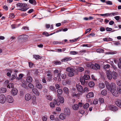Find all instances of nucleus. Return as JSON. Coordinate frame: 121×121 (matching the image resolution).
Segmentation results:
<instances>
[{
	"instance_id": "7c9ffc66",
	"label": "nucleus",
	"mask_w": 121,
	"mask_h": 121,
	"mask_svg": "<svg viewBox=\"0 0 121 121\" xmlns=\"http://www.w3.org/2000/svg\"><path fill=\"white\" fill-rule=\"evenodd\" d=\"M98 86L100 88H103L104 87L105 85L104 83H100L99 84Z\"/></svg>"
},
{
	"instance_id": "c756f323",
	"label": "nucleus",
	"mask_w": 121,
	"mask_h": 121,
	"mask_svg": "<svg viewBox=\"0 0 121 121\" xmlns=\"http://www.w3.org/2000/svg\"><path fill=\"white\" fill-rule=\"evenodd\" d=\"M29 2L30 4L35 5L36 4V2L35 0H29Z\"/></svg>"
},
{
	"instance_id": "6e6d98bb",
	"label": "nucleus",
	"mask_w": 121,
	"mask_h": 121,
	"mask_svg": "<svg viewBox=\"0 0 121 121\" xmlns=\"http://www.w3.org/2000/svg\"><path fill=\"white\" fill-rule=\"evenodd\" d=\"M22 36V39L25 40L26 39H27L28 38V36L26 35H23Z\"/></svg>"
},
{
	"instance_id": "6ab92c4d",
	"label": "nucleus",
	"mask_w": 121,
	"mask_h": 121,
	"mask_svg": "<svg viewBox=\"0 0 121 121\" xmlns=\"http://www.w3.org/2000/svg\"><path fill=\"white\" fill-rule=\"evenodd\" d=\"M64 113L66 115H69L70 114L69 109L68 108H66L64 109Z\"/></svg>"
},
{
	"instance_id": "f8f14e48",
	"label": "nucleus",
	"mask_w": 121,
	"mask_h": 121,
	"mask_svg": "<svg viewBox=\"0 0 121 121\" xmlns=\"http://www.w3.org/2000/svg\"><path fill=\"white\" fill-rule=\"evenodd\" d=\"M72 59V58L69 56L65 57L62 59L61 61L62 62H66L68 61L71 60Z\"/></svg>"
},
{
	"instance_id": "cd10ccee",
	"label": "nucleus",
	"mask_w": 121,
	"mask_h": 121,
	"mask_svg": "<svg viewBox=\"0 0 121 121\" xmlns=\"http://www.w3.org/2000/svg\"><path fill=\"white\" fill-rule=\"evenodd\" d=\"M88 85L90 87H92L94 86L95 83L93 81H90L89 82Z\"/></svg>"
},
{
	"instance_id": "052dcab7",
	"label": "nucleus",
	"mask_w": 121,
	"mask_h": 121,
	"mask_svg": "<svg viewBox=\"0 0 121 121\" xmlns=\"http://www.w3.org/2000/svg\"><path fill=\"white\" fill-rule=\"evenodd\" d=\"M111 65L113 69L115 71H116L117 67L115 65H114L113 64H112Z\"/></svg>"
},
{
	"instance_id": "f704fd0d",
	"label": "nucleus",
	"mask_w": 121,
	"mask_h": 121,
	"mask_svg": "<svg viewBox=\"0 0 121 121\" xmlns=\"http://www.w3.org/2000/svg\"><path fill=\"white\" fill-rule=\"evenodd\" d=\"M83 77L87 81V80L90 78L89 75H85Z\"/></svg>"
},
{
	"instance_id": "423d86ee",
	"label": "nucleus",
	"mask_w": 121,
	"mask_h": 121,
	"mask_svg": "<svg viewBox=\"0 0 121 121\" xmlns=\"http://www.w3.org/2000/svg\"><path fill=\"white\" fill-rule=\"evenodd\" d=\"M7 101L9 103H12L13 101V99L12 96L8 95L7 97Z\"/></svg>"
},
{
	"instance_id": "4d7b16f0",
	"label": "nucleus",
	"mask_w": 121,
	"mask_h": 121,
	"mask_svg": "<svg viewBox=\"0 0 121 121\" xmlns=\"http://www.w3.org/2000/svg\"><path fill=\"white\" fill-rule=\"evenodd\" d=\"M61 76V73H58L57 75V78H58V81H59L61 80V79L60 78V77Z\"/></svg>"
},
{
	"instance_id": "412c9836",
	"label": "nucleus",
	"mask_w": 121,
	"mask_h": 121,
	"mask_svg": "<svg viewBox=\"0 0 121 121\" xmlns=\"http://www.w3.org/2000/svg\"><path fill=\"white\" fill-rule=\"evenodd\" d=\"M63 91L64 92L68 95L69 94V91L68 89L66 87H64L63 88Z\"/></svg>"
},
{
	"instance_id": "69168bd1",
	"label": "nucleus",
	"mask_w": 121,
	"mask_h": 121,
	"mask_svg": "<svg viewBox=\"0 0 121 121\" xmlns=\"http://www.w3.org/2000/svg\"><path fill=\"white\" fill-rule=\"evenodd\" d=\"M117 85L119 86H121V80H118L117 81Z\"/></svg>"
},
{
	"instance_id": "aec40b11",
	"label": "nucleus",
	"mask_w": 121,
	"mask_h": 121,
	"mask_svg": "<svg viewBox=\"0 0 121 121\" xmlns=\"http://www.w3.org/2000/svg\"><path fill=\"white\" fill-rule=\"evenodd\" d=\"M36 87L39 89H41L43 87L42 85L41 84L39 83L38 84H36L35 85Z\"/></svg>"
},
{
	"instance_id": "4468645a",
	"label": "nucleus",
	"mask_w": 121,
	"mask_h": 121,
	"mask_svg": "<svg viewBox=\"0 0 121 121\" xmlns=\"http://www.w3.org/2000/svg\"><path fill=\"white\" fill-rule=\"evenodd\" d=\"M45 97L47 99L50 101H51L53 99L52 95L49 94H48L46 95Z\"/></svg>"
},
{
	"instance_id": "1a4fd4ad",
	"label": "nucleus",
	"mask_w": 121,
	"mask_h": 121,
	"mask_svg": "<svg viewBox=\"0 0 121 121\" xmlns=\"http://www.w3.org/2000/svg\"><path fill=\"white\" fill-rule=\"evenodd\" d=\"M107 73H106L107 77L108 79L109 80H111L112 79V75L111 73L109 72V70H107Z\"/></svg>"
},
{
	"instance_id": "774afa93",
	"label": "nucleus",
	"mask_w": 121,
	"mask_h": 121,
	"mask_svg": "<svg viewBox=\"0 0 121 121\" xmlns=\"http://www.w3.org/2000/svg\"><path fill=\"white\" fill-rule=\"evenodd\" d=\"M15 39V37L14 36L12 37L10 39V42L12 43L14 41V39Z\"/></svg>"
},
{
	"instance_id": "c85d7f7f",
	"label": "nucleus",
	"mask_w": 121,
	"mask_h": 121,
	"mask_svg": "<svg viewBox=\"0 0 121 121\" xmlns=\"http://www.w3.org/2000/svg\"><path fill=\"white\" fill-rule=\"evenodd\" d=\"M53 63L56 65H60L61 64V61L58 60L54 61Z\"/></svg>"
},
{
	"instance_id": "49530a36",
	"label": "nucleus",
	"mask_w": 121,
	"mask_h": 121,
	"mask_svg": "<svg viewBox=\"0 0 121 121\" xmlns=\"http://www.w3.org/2000/svg\"><path fill=\"white\" fill-rule=\"evenodd\" d=\"M57 92L59 95H61L62 93V91L60 89H58L57 91Z\"/></svg>"
},
{
	"instance_id": "9d476101",
	"label": "nucleus",
	"mask_w": 121,
	"mask_h": 121,
	"mask_svg": "<svg viewBox=\"0 0 121 121\" xmlns=\"http://www.w3.org/2000/svg\"><path fill=\"white\" fill-rule=\"evenodd\" d=\"M112 78L114 80L117 78L118 74L115 71H113L112 73Z\"/></svg>"
},
{
	"instance_id": "c03bdc74",
	"label": "nucleus",
	"mask_w": 121,
	"mask_h": 121,
	"mask_svg": "<svg viewBox=\"0 0 121 121\" xmlns=\"http://www.w3.org/2000/svg\"><path fill=\"white\" fill-rule=\"evenodd\" d=\"M86 52V51L85 50H81L79 52V53L80 55H82L84 53H85Z\"/></svg>"
},
{
	"instance_id": "5701e85b",
	"label": "nucleus",
	"mask_w": 121,
	"mask_h": 121,
	"mask_svg": "<svg viewBox=\"0 0 121 121\" xmlns=\"http://www.w3.org/2000/svg\"><path fill=\"white\" fill-rule=\"evenodd\" d=\"M53 103L55 105H57L58 106H59L60 105V103L58 102V99L57 100L56 99H54L53 100Z\"/></svg>"
},
{
	"instance_id": "37998d69",
	"label": "nucleus",
	"mask_w": 121,
	"mask_h": 121,
	"mask_svg": "<svg viewBox=\"0 0 121 121\" xmlns=\"http://www.w3.org/2000/svg\"><path fill=\"white\" fill-rule=\"evenodd\" d=\"M13 84L12 83H10L9 84V85L7 86V87L9 88H13Z\"/></svg>"
},
{
	"instance_id": "5fc2aeb1",
	"label": "nucleus",
	"mask_w": 121,
	"mask_h": 121,
	"mask_svg": "<svg viewBox=\"0 0 121 121\" xmlns=\"http://www.w3.org/2000/svg\"><path fill=\"white\" fill-rule=\"evenodd\" d=\"M77 52L75 51H72L70 52V54L72 55H75L78 54Z\"/></svg>"
},
{
	"instance_id": "e2e57ef3",
	"label": "nucleus",
	"mask_w": 121,
	"mask_h": 121,
	"mask_svg": "<svg viewBox=\"0 0 121 121\" xmlns=\"http://www.w3.org/2000/svg\"><path fill=\"white\" fill-rule=\"evenodd\" d=\"M29 67L30 68H32L34 65V64L30 62L29 63Z\"/></svg>"
},
{
	"instance_id": "b1692460",
	"label": "nucleus",
	"mask_w": 121,
	"mask_h": 121,
	"mask_svg": "<svg viewBox=\"0 0 121 121\" xmlns=\"http://www.w3.org/2000/svg\"><path fill=\"white\" fill-rule=\"evenodd\" d=\"M32 78L30 77H27L26 79V82L28 83H31L32 81Z\"/></svg>"
},
{
	"instance_id": "f03ea898",
	"label": "nucleus",
	"mask_w": 121,
	"mask_h": 121,
	"mask_svg": "<svg viewBox=\"0 0 121 121\" xmlns=\"http://www.w3.org/2000/svg\"><path fill=\"white\" fill-rule=\"evenodd\" d=\"M66 70L68 72V75L69 76L72 77L74 75V70L73 68L68 67L66 68Z\"/></svg>"
},
{
	"instance_id": "7ed1b4c3",
	"label": "nucleus",
	"mask_w": 121,
	"mask_h": 121,
	"mask_svg": "<svg viewBox=\"0 0 121 121\" xmlns=\"http://www.w3.org/2000/svg\"><path fill=\"white\" fill-rule=\"evenodd\" d=\"M6 99V97L3 94L0 95V103H4L5 102Z\"/></svg>"
},
{
	"instance_id": "a18cd8bd",
	"label": "nucleus",
	"mask_w": 121,
	"mask_h": 121,
	"mask_svg": "<svg viewBox=\"0 0 121 121\" xmlns=\"http://www.w3.org/2000/svg\"><path fill=\"white\" fill-rule=\"evenodd\" d=\"M30 89H33L34 87V86L33 84L30 83L28 85Z\"/></svg>"
},
{
	"instance_id": "8fccbe9b",
	"label": "nucleus",
	"mask_w": 121,
	"mask_h": 121,
	"mask_svg": "<svg viewBox=\"0 0 121 121\" xmlns=\"http://www.w3.org/2000/svg\"><path fill=\"white\" fill-rule=\"evenodd\" d=\"M117 92H118L119 93H121V87H117Z\"/></svg>"
},
{
	"instance_id": "09e8293b",
	"label": "nucleus",
	"mask_w": 121,
	"mask_h": 121,
	"mask_svg": "<svg viewBox=\"0 0 121 121\" xmlns=\"http://www.w3.org/2000/svg\"><path fill=\"white\" fill-rule=\"evenodd\" d=\"M110 66L109 65H104L103 68L104 69H108L110 67Z\"/></svg>"
},
{
	"instance_id": "f3484780",
	"label": "nucleus",
	"mask_w": 121,
	"mask_h": 121,
	"mask_svg": "<svg viewBox=\"0 0 121 121\" xmlns=\"http://www.w3.org/2000/svg\"><path fill=\"white\" fill-rule=\"evenodd\" d=\"M94 96V94L92 92H89L86 96V97L88 98L93 97Z\"/></svg>"
},
{
	"instance_id": "ea45409f",
	"label": "nucleus",
	"mask_w": 121,
	"mask_h": 121,
	"mask_svg": "<svg viewBox=\"0 0 121 121\" xmlns=\"http://www.w3.org/2000/svg\"><path fill=\"white\" fill-rule=\"evenodd\" d=\"M110 13L111 14L110 16L111 17L118 15V13L117 12H112Z\"/></svg>"
},
{
	"instance_id": "0eeeda50",
	"label": "nucleus",
	"mask_w": 121,
	"mask_h": 121,
	"mask_svg": "<svg viewBox=\"0 0 121 121\" xmlns=\"http://www.w3.org/2000/svg\"><path fill=\"white\" fill-rule=\"evenodd\" d=\"M17 7L23 8L27 6V4L26 3H18L17 4Z\"/></svg>"
},
{
	"instance_id": "9b49d317",
	"label": "nucleus",
	"mask_w": 121,
	"mask_h": 121,
	"mask_svg": "<svg viewBox=\"0 0 121 121\" xmlns=\"http://www.w3.org/2000/svg\"><path fill=\"white\" fill-rule=\"evenodd\" d=\"M80 81L81 84L82 85H84L85 83L86 84L87 82V81H86L83 77L80 78Z\"/></svg>"
},
{
	"instance_id": "20e7f679",
	"label": "nucleus",
	"mask_w": 121,
	"mask_h": 121,
	"mask_svg": "<svg viewBox=\"0 0 121 121\" xmlns=\"http://www.w3.org/2000/svg\"><path fill=\"white\" fill-rule=\"evenodd\" d=\"M108 108L111 110L113 111H116L118 110L117 107L113 105H110L108 106Z\"/></svg>"
},
{
	"instance_id": "de8ad7c7",
	"label": "nucleus",
	"mask_w": 121,
	"mask_h": 121,
	"mask_svg": "<svg viewBox=\"0 0 121 121\" xmlns=\"http://www.w3.org/2000/svg\"><path fill=\"white\" fill-rule=\"evenodd\" d=\"M78 70L80 72H82L84 70V69L82 67H79L78 68Z\"/></svg>"
},
{
	"instance_id": "338daca9",
	"label": "nucleus",
	"mask_w": 121,
	"mask_h": 121,
	"mask_svg": "<svg viewBox=\"0 0 121 121\" xmlns=\"http://www.w3.org/2000/svg\"><path fill=\"white\" fill-rule=\"evenodd\" d=\"M50 105L51 107L53 108H54L55 106V104H54L52 102L50 103Z\"/></svg>"
},
{
	"instance_id": "f257e3e1",
	"label": "nucleus",
	"mask_w": 121,
	"mask_h": 121,
	"mask_svg": "<svg viewBox=\"0 0 121 121\" xmlns=\"http://www.w3.org/2000/svg\"><path fill=\"white\" fill-rule=\"evenodd\" d=\"M116 85L114 83L112 82L110 84L109 88L108 89L110 90L112 94L115 96H117L118 95V92L116 90Z\"/></svg>"
},
{
	"instance_id": "4be33fe9",
	"label": "nucleus",
	"mask_w": 121,
	"mask_h": 121,
	"mask_svg": "<svg viewBox=\"0 0 121 121\" xmlns=\"http://www.w3.org/2000/svg\"><path fill=\"white\" fill-rule=\"evenodd\" d=\"M72 108L74 110H77L79 108V106L78 104H74L73 105Z\"/></svg>"
},
{
	"instance_id": "13d9d810",
	"label": "nucleus",
	"mask_w": 121,
	"mask_h": 121,
	"mask_svg": "<svg viewBox=\"0 0 121 121\" xmlns=\"http://www.w3.org/2000/svg\"><path fill=\"white\" fill-rule=\"evenodd\" d=\"M50 89L52 91H55V88L53 86H50L49 87Z\"/></svg>"
},
{
	"instance_id": "473e14b6",
	"label": "nucleus",
	"mask_w": 121,
	"mask_h": 121,
	"mask_svg": "<svg viewBox=\"0 0 121 121\" xmlns=\"http://www.w3.org/2000/svg\"><path fill=\"white\" fill-rule=\"evenodd\" d=\"M72 96L73 97H75L79 98L78 97L79 96V94H77L76 93H73L72 95Z\"/></svg>"
},
{
	"instance_id": "a19ab883",
	"label": "nucleus",
	"mask_w": 121,
	"mask_h": 121,
	"mask_svg": "<svg viewBox=\"0 0 121 121\" xmlns=\"http://www.w3.org/2000/svg\"><path fill=\"white\" fill-rule=\"evenodd\" d=\"M89 104L86 103L83 105V108L85 109H87L89 107Z\"/></svg>"
},
{
	"instance_id": "6e6552de",
	"label": "nucleus",
	"mask_w": 121,
	"mask_h": 121,
	"mask_svg": "<svg viewBox=\"0 0 121 121\" xmlns=\"http://www.w3.org/2000/svg\"><path fill=\"white\" fill-rule=\"evenodd\" d=\"M76 87L77 90L81 92H82L83 89L81 86L77 84L76 85Z\"/></svg>"
},
{
	"instance_id": "bb28decb",
	"label": "nucleus",
	"mask_w": 121,
	"mask_h": 121,
	"mask_svg": "<svg viewBox=\"0 0 121 121\" xmlns=\"http://www.w3.org/2000/svg\"><path fill=\"white\" fill-rule=\"evenodd\" d=\"M6 91V89L5 88L2 87L0 88V93H4Z\"/></svg>"
},
{
	"instance_id": "4c0bfd02",
	"label": "nucleus",
	"mask_w": 121,
	"mask_h": 121,
	"mask_svg": "<svg viewBox=\"0 0 121 121\" xmlns=\"http://www.w3.org/2000/svg\"><path fill=\"white\" fill-rule=\"evenodd\" d=\"M22 86L26 89H28V88L27 86V84L25 83H23L22 84Z\"/></svg>"
},
{
	"instance_id": "72a5a7b5",
	"label": "nucleus",
	"mask_w": 121,
	"mask_h": 121,
	"mask_svg": "<svg viewBox=\"0 0 121 121\" xmlns=\"http://www.w3.org/2000/svg\"><path fill=\"white\" fill-rule=\"evenodd\" d=\"M96 51L98 52H103L104 50L100 48L96 49Z\"/></svg>"
},
{
	"instance_id": "393cba45",
	"label": "nucleus",
	"mask_w": 121,
	"mask_h": 121,
	"mask_svg": "<svg viewBox=\"0 0 121 121\" xmlns=\"http://www.w3.org/2000/svg\"><path fill=\"white\" fill-rule=\"evenodd\" d=\"M115 103L117 106L121 108V102L120 100L115 101Z\"/></svg>"
},
{
	"instance_id": "2eb2a0df",
	"label": "nucleus",
	"mask_w": 121,
	"mask_h": 121,
	"mask_svg": "<svg viewBox=\"0 0 121 121\" xmlns=\"http://www.w3.org/2000/svg\"><path fill=\"white\" fill-rule=\"evenodd\" d=\"M31 98V95L29 94H26L25 96V99L27 101H28Z\"/></svg>"
},
{
	"instance_id": "603ef678",
	"label": "nucleus",
	"mask_w": 121,
	"mask_h": 121,
	"mask_svg": "<svg viewBox=\"0 0 121 121\" xmlns=\"http://www.w3.org/2000/svg\"><path fill=\"white\" fill-rule=\"evenodd\" d=\"M34 57L36 59H41V57L38 55H35L34 56Z\"/></svg>"
},
{
	"instance_id": "2f4dec72",
	"label": "nucleus",
	"mask_w": 121,
	"mask_h": 121,
	"mask_svg": "<svg viewBox=\"0 0 121 121\" xmlns=\"http://www.w3.org/2000/svg\"><path fill=\"white\" fill-rule=\"evenodd\" d=\"M17 77V74L15 73L12 76L10 79L11 80H12L15 78Z\"/></svg>"
},
{
	"instance_id": "864d4df0",
	"label": "nucleus",
	"mask_w": 121,
	"mask_h": 121,
	"mask_svg": "<svg viewBox=\"0 0 121 121\" xmlns=\"http://www.w3.org/2000/svg\"><path fill=\"white\" fill-rule=\"evenodd\" d=\"M9 17V18H13L15 16L13 13H11L10 14Z\"/></svg>"
},
{
	"instance_id": "ddd939ff",
	"label": "nucleus",
	"mask_w": 121,
	"mask_h": 121,
	"mask_svg": "<svg viewBox=\"0 0 121 121\" xmlns=\"http://www.w3.org/2000/svg\"><path fill=\"white\" fill-rule=\"evenodd\" d=\"M17 90L16 88H13L11 91V93L13 95H15L17 94Z\"/></svg>"
},
{
	"instance_id": "a211bd4d",
	"label": "nucleus",
	"mask_w": 121,
	"mask_h": 121,
	"mask_svg": "<svg viewBox=\"0 0 121 121\" xmlns=\"http://www.w3.org/2000/svg\"><path fill=\"white\" fill-rule=\"evenodd\" d=\"M58 99V102L60 103H63L64 102V99L63 98L62 96H60L59 98L57 99Z\"/></svg>"
},
{
	"instance_id": "a878e982",
	"label": "nucleus",
	"mask_w": 121,
	"mask_h": 121,
	"mask_svg": "<svg viewBox=\"0 0 121 121\" xmlns=\"http://www.w3.org/2000/svg\"><path fill=\"white\" fill-rule=\"evenodd\" d=\"M65 114L63 113H61L59 116L60 118L62 120H64L65 118Z\"/></svg>"
},
{
	"instance_id": "79ce46f5",
	"label": "nucleus",
	"mask_w": 121,
	"mask_h": 121,
	"mask_svg": "<svg viewBox=\"0 0 121 121\" xmlns=\"http://www.w3.org/2000/svg\"><path fill=\"white\" fill-rule=\"evenodd\" d=\"M107 93V91L105 90H102L101 91V93L102 95H106Z\"/></svg>"
},
{
	"instance_id": "39448f33",
	"label": "nucleus",
	"mask_w": 121,
	"mask_h": 121,
	"mask_svg": "<svg viewBox=\"0 0 121 121\" xmlns=\"http://www.w3.org/2000/svg\"><path fill=\"white\" fill-rule=\"evenodd\" d=\"M92 68L96 70L99 69L100 68V67L99 65L97 64H95V65H91Z\"/></svg>"
},
{
	"instance_id": "0e129e2a",
	"label": "nucleus",
	"mask_w": 121,
	"mask_h": 121,
	"mask_svg": "<svg viewBox=\"0 0 121 121\" xmlns=\"http://www.w3.org/2000/svg\"><path fill=\"white\" fill-rule=\"evenodd\" d=\"M59 72V70L58 69H56L54 71V76H55V75H56Z\"/></svg>"
},
{
	"instance_id": "dca6fc26",
	"label": "nucleus",
	"mask_w": 121,
	"mask_h": 121,
	"mask_svg": "<svg viewBox=\"0 0 121 121\" xmlns=\"http://www.w3.org/2000/svg\"><path fill=\"white\" fill-rule=\"evenodd\" d=\"M32 91L36 95L38 96L39 95V92L37 89L35 88H33L32 89Z\"/></svg>"
},
{
	"instance_id": "58836bf2",
	"label": "nucleus",
	"mask_w": 121,
	"mask_h": 121,
	"mask_svg": "<svg viewBox=\"0 0 121 121\" xmlns=\"http://www.w3.org/2000/svg\"><path fill=\"white\" fill-rule=\"evenodd\" d=\"M23 74L22 73H21L19 74V77H17L16 78L18 80H20L22 78L23 76Z\"/></svg>"
},
{
	"instance_id": "680f3d73",
	"label": "nucleus",
	"mask_w": 121,
	"mask_h": 121,
	"mask_svg": "<svg viewBox=\"0 0 121 121\" xmlns=\"http://www.w3.org/2000/svg\"><path fill=\"white\" fill-rule=\"evenodd\" d=\"M28 9V8L26 7L25 8H22L21 9H19V10L22 11H26L27 9Z\"/></svg>"
},
{
	"instance_id": "e433bc0d",
	"label": "nucleus",
	"mask_w": 121,
	"mask_h": 121,
	"mask_svg": "<svg viewBox=\"0 0 121 121\" xmlns=\"http://www.w3.org/2000/svg\"><path fill=\"white\" fill-rule=\"evenodd\" d=\"M105 83L106 86L107 88L108 89L109 88V87L110 85V84L109 82L107 81H105Z\"/></svg>"
},
{
	"instance_id": "c9c22d12",
	"label": "nucleus",
	"mask_w": 121,
	"mask_h": 121,
	"mask_svg": "<svg viewBox=\"0 0 121 121\" xmlns=\"http://www.w3.org/2000/svg\"><path fill=\"white\" fill-rule=\"evenodd\" d=\"M8 71H9L10 72H8L7 73V76L9 77H10L11 76V73H12L11 70H9V69H7Z\"/></svg>"
},
{
	"instance_id": "bf43d9fd",
	"label": "nucleus",
	"mask_w": 121,
	"mask_h": 121,
	"mask_svg": "<svg viewBox=\"0 0 121 121\" xmlns=\"http://www.w3.org/2000/svg\"><path fill=\"white\" fill-rule=\"evenodd\" d=\"M42 82L43 83H46V79L44 77H43L42 78Z\"/></svg>"
},
{
	"instance_id": "3c124183",
	"label": "nucleus",
	"mask_w": 121,
	"mask_h": 121,
	"mask_svg": "<svg viewBox=\"0 0 121 121\" xmlns=\"http://www.w3.org/2000/svg\"><path fill=\"white\" fill-rule=\"evenodd\" d=\"M99 101L101 104H103L104 103V99L101 98H100L99 99Z\"/></svg>"
}]
</instances>
